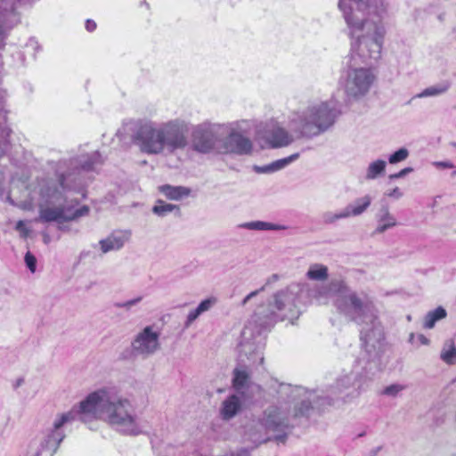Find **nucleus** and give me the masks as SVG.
<instances>
[{
  "mask_svg": "<svg viewBox=\"0 0 456 456\" xmlns=\"http://www.w3.org/2000/svg\"><path fill=\"white\" fill-rule=\"evenodd\" d=\"M100 419L118 433L136 436L141 433L135 409L130 400L110 389L89 394L69 411L59 414L52 428L30 442L26 456H53L65 437L63 428L76 419L86 422Z\"/></svg>",
  "mask_w": 456,
  "mask_h": 456,
  "instance_id": "1",
  "label": "nucleus"
},
{
  "mask_svg": "<svg viewBox=\"0 0 456 456\" xmlns=\"http://www.w3.org/2000/svg\"><path fill=\"white\" fill-rule=\"evenodd\" d=\"M103 163L99 151L81 154L69 160H61L57 164V181L46 182L40 189L41 202L39 203L38 222H69L89 214V208L82 206L75 209L64 198L66 191L77 186L81 171H94Z\"/></svg>",
  "mask_w": 456,
  "mask_h": 456,
  "instance_id": "2",
  "label": "nucleus"
},
{
  "mask_svg": "<svg viewBox=\"0 0 456 456\" xmlns=\"http://www.w3.org/2000/svg\"><path fill=\"white\" fill-rule=\"evenodd\" d=\"M338 8L348 27L354 56L363 61L381 57L385 34L381 19L387 12L386 0H339Z\"/></svg>",
  "mask_w": 456,
  "mask_h": 456,
  "instance_id": "3",
  "label": "nucleus"
},
{
  "mask_svg": "<svg viewBox=\"0 0 456 456\" xmlns=\"http://www.w3.org/2000/svg\"><path fill=\"white\" fill-rule=\"evenodd\" d=\"M348 304H340L345 316L361 326L362 346L374 361L379 358L384 347V330L379 321L378 310L372 299L367 297H358L352 295Z\"/></svg>",
  "mask_w": 456,
  "mask_h": 456,
  "instance_id": "4",
  "label": "nucleus"
},
{
  "mask_svg": "<svg viewBox=\"0 0 456 456\" xmlns=\"http://www.w3.org/2000/svg\"><path fill=\"white\" fill-rule=\"evenodd\" d=\"M302 291V283H291L275 293L273 301L267 305H261L256 309L252 316L253 324L260 330H266L279 321L292 322L297 319L300 312L297 301Z\"/></svg>",
  "mask_w": 456,
  "mask_h": 456,
  "instance_id": "5",
  "label": "nucleus"
},
{
  "mask_svg": "<svg viewBox=\"0 0 456 456\" xmlns=\"http://www.w3.org/2000/svg\"><path fill=\"white\" fill-rule=\"evenodd\" d=\"M338 115L335 106L330 102H314L294 112L289 119V126L301 137L310 139L331 127Z\"/></svg>",
  "mask_w": 456,
  "mask_h": 456,
  "instance_id": "6",
  "label": "nucleus"
},
{
  "mask_svg": "<svg viewBox=\"0 0 456 456\" xmlns=\"http://www.w3.org/2000/svg\"><path fill=\"white\" fill-rule=\"evenodd\" d=\"M284 388L289 390V398L294 402V407L290 412L295 423L301 418L309 419L315 411L322 413L335 405L334 398L318 395L316 391L308 390L303 387H291L289 385Z\"/></svg>",
  "mask_w": 456,
  "mask_h": 456,
  "instance_id": "7",
  "label": "nucleus"
},
{
  "mask_svg": "<svg viewBox=\"0 0 456 456\" xmlns=\"http://www.w3.org/2000/svg\"><path fill=\"white\" fill-rule=\"evenodd\" d=\"M354 55L352 44L351 67L346 72L343 89L349 99L360 100L370 92L376 80V75L370 68H359L357 66L361 63L371 64L373 61H377V60L363 61L359 56L354 57Z\"/></svg>",
  "mask_w": 456,
  "mask_h": 456,
  "instance_id": "8",
  "label": "nucleus"
},
{
  "mask_svg": "<svg viewBox=\"0 0 456 456\" xmlns=\"http://www.w3.org/2000/svg\"><path fill=\"white\" fill-rule=\"evenodd\" d=\"M126 126L133 131L132 141L142 153H165L160 124L151 120H131L126 123Z\"/></svg>",
  "mask_w": 456,
  "mask_h": 456,
  "instance_id": "9",
  "label": "nucleus"
},
{
  "mask_svg": "<svg viewBox=\"0 0 456 456\" xmlns=\"http://www.w3.org/2000/svg\"><path fill=\"white\" fill-rule=\"evenodd\" d=\"M226 133L227 126L224 124L203 122L192 128L191 147L200 154H219L220 137Z\"/></svg>",
  "mask_w": 456,
  "mask_h": 456,
  "instance_id": "10",
  "label": "nucleus"
},
{
  "mask_svg": "<svg viewBox=\"0 0 456 456\" xmlns=\"http://www.w3.org/2000/svg\"><path fill=\"white\" fill-rule=\"evenodd\" d=\"M304 289H306L308 297L320 305L327 304L332 297L336 296L335 305L338 310L344 315L345 312L341 309L340 304H348L350 296L355 295L358 297L368 296L363 292L357 293L351 290L341 280H332L330 283L316 284L313 287L303 284Z\"/></svg>",
  "mask_w": 456,
  "mask_h": 456,
  "instance_id": "11",
  "label": "nucleus"
},
{
  "mask_svg": "<svg viewBox=\"0 0 456 456\" xmlns=\"http://www.w3.org/2000/svg\"><path fill=\"white\" fill-rule=\"evenodd\" d=\"M365 369L366 367L360 370L358 366H355V370L339 376L335 383L329 387L324 395L325 397L334 398L335 404L339 401L346 403L357 397L369 379L367 373L362 371Z\"/></svg>",
  "mask_w": 456,
  "mask_h": 456,
  "instance_id": "12",
  "label": "nucleus"
},
{
  "mask_svg": "<svg viewBox=\"0 0 456 456\" xmlns=\"http://www.w3.org/2000/svg\"><path fill=\"white\" fill-rule=\"evenodd\" d=\"M165 153L174 154L185 149L188 144L189 124L183 119L175 118L160 123Z\"/></svg>",
  "mask_w": 456,
  "mask_h": 456,
  "instance_id": "13",
  "label": "nucleus"
},
{
  "mask_svg": "<svg viewBox=\"0 0 456 456\" xmlns=\"http://www.w3.org/2000/svg\"><path fill=\"white\" fill-rule=\"evenodd\" d=\"M159 347V333L155 331L152 326L143 328L131 343L133 354L142 358L154 354Z\"/></svg>",
  "mask_w": 456,
  "mask_h": 456,
  "instance_id": "14",
  "label": "nucleus"
},
{
  "mask_svg": "<svg viewBox=\"0 0 456 456\" xmlns=\"http://www.w3.org/2000/svg\"><path fill=\"white\" fill-rule=\"evenodd\" d=\"M263 424L273 431H283L294 427L290 410L287 404L271 405L264 412Z\"/></svg>",
  "mask_w": 456,
  "mask_h": 456,
  "instance_id": "15",
  "label": "nucleus"
},
{
  "mask_svg": "<svg viewBox=\"0 0 456 456\" xmlns=\"http://www.w3.org/2000/svg\"><path fill=\"white\" fill-rule=\"evenodd\" d=\"M252 151L251 141L234 130L220 137L219 154L247 155Z\"/></svg>",
  "mask_w": 456,
  "mask_h": 456,
  "instance_id": "16",
  "label": "nucleus"
},
{
  "mask_svg": "<svg viewBox=\"0 0 456 456\" xmlns=\"http://www.w3.org/2000/svg\"><path fill=\"white\" fill-rule=\"evenodd\" d=\"M252 330V323L244 328L242 340L240 343V350L241 354L247 355L248 358L253 362L259 359V363H263L264 356L262 349L264 347V338L258 334L254 338V341H251Z\"/></svg>",
  "mask_w": 456,
  "mask_h": 456,
  "instance_id": "17",
  "label": "nucleus"
},
{
  "mask_svg": "<svg viewBox=\"0 0 456 456\" xmlns=\"http://www.w3.org/2000/svg\"><path fill=\"white\" fill-rule=\"evenodd\" d=\"M130 231H115L107 238L101 240L99 245L103 254L110 251L119 250L130 240Z\"/></svg>",
  "mask_w": 456,
  "mask_h": 456,
  "instance_id": "18",
  "label": "nucleus"
},
{
  "mask_svg": "<svg viewBox=\"0 0 456 456\" xmlns=\"http://www.w3.org/2000/svg\"><path fill=\"white\" fill-rule=\"evenodd\" d=\"M375 218L377 226L374 230V233L376 234L384 233L386 231L398 225L395 216L390 213L389 208L387 205L381 206L376 213Z\"/></svg>",
  "mask_w": 456,
  "mask_h": 456,
  "instance_id": "19",
  "label": "nucleus"
},
{
  "mask_svg": "<svg viewBox=\"0 0 456 456\" xmlns=\"http://www.w3.org/2000/svg\"><path fill=\"white\" fill-rule=\"evenodd\" d=\"M242 402L237 395H231L222 403L219 413L224 420L233 419L241 410Z\"/></svg>",
  "mask_w": 456,
  "mask_h": 456,
  "instance_id": "20",
  "label": "nucleus"
},
{
  "mask_svg": "<svg viewBox=\"0 0 456 456\" xmlns=\"http://www.w3.org/2000/svg\"><path fill=\"white\" fill-rule=\"evenodd\" d=\"M266 141L271 148H281L289 145L293 138L284 128L276 126L267 133Z\"/></svg>",
  "mask_w": 456,
  "mask_h": 456,
  "instance_id": "21",
  "label": "nucleus"
},
{
  "mask_svg": "<svg viewBox=\"0 0 456 456\" xmlns=\"http://www.w3.org/2000/svg\"><path fill=\"white\" fill-rule=\"evenodd\" d=\"M299 157V153H294L287 158L277 159L268 165H265L262 167H255V170L259 174H268L279 171L283 169L288 165L297 159Z\"/></svg>",
  "mask_w": 456,
  "mask_h": 456,
  "instance_id": "22",
  "label": "nucleus"
},
{
  "mask_svg": "<svg viewBox=\"0 0 456 456\" xmlns=\"http://www.w3.org/2000/svg\"><path fill=\"white\" fill-rule=\"evenodd\" d=\"M371 197L364 195L357 198L354 202L348 204L346 208V213L348 214V218L351 216H359L363 214L371 204Z\"/></svg>",
  "mask_w": 456,
  "mask_h": 456,
  "instance_id": "23",
  "label": "nucleus"
},
{
  "mask_svg": "<svg viewBox=\"0 0 456 456\" xmlns=\"http://www.w3.org/2000/svg\"><path fill=\"white\" fill-rule=\"evenodd\" d=\"M159 191L172 200H180L191 194V189L188 187L169 184L160 186Z\"/></svg>",
  "mask_w": 456,
  "mask_h": 456,
  "instance_id": "24",
  "label": "nucleus"
},
{
  "mask_svg": "<svg viewBox=\"0 0 456 456\" xmlns=\"http://www.w3.org/2000/svg\"><path fill=\"white\" fill-rule=\"evenodd\" d=\"M152 212L159 217H165L171 213H174L175 216H181L180 207L175 204L167 203L164 200H159L154 207Z\"/></svg>",
  "mask_w": 456,
  "mask_h": 456,
  "instance_id": "25",
  "label": "nucleus"
},
{
  "mask_svg": "<svg viewBox=\"0 0 456 456\" xmlns=\"http://www.w3.org/2000/svg\"><path fill=\"white\" fill-rule=\"evenodd\" d=\"M250 384V376L246 368H235L233 370L232 385L237 391H241Z\"/></svg>",
  "mask_w": 456,
  "mask_h": 456,
  "instance_id": "26",
  "label": "nucleus"
},
{
  "mask_svg": "<svg viewBox=\"0 0 456 456\" xmlns=\"http://www.w3.org/2000/svg\"><path fill=\"white\" fill-rule=\"evenodd\" d=\"M305 276L311 281H324L329 277V269L324 265L313 264L309 266Z\"/></svg>",
  "mask_w": 456,
  "mask_h": 456,
  "instance_id": "27",
  "label": "nucleus"
},
{
  "mask_svg": "<svg viewBox=\"0 0 456 456\" xmlns=\"http://www.w3.org/2000/svg\"><path fill=\"white\" fill-rule=\"evenodd\" d=\"M446 316V310L443 306H438L426 314L423 327L425 329H433L438 321L444 319Z\"/></svg>",
  "mask_w": 456,
  "mask_h": 456,
  "instance_id": "28",
  "label": "nucleus"
},
{
  "mask_svg": "<svg viewBox=\"0 0 456 456\" xmlns=\"http://www.w3.org/2000/svg\"><path fill=\"white\" fill-rule=\"evenodd\" d=\"M450 83L447 81H444L440 84L431 86L427 87L419 94H416L414 98H426V97H434L441 95L446 93L450 88Z\"/></svg>",
  "mask_w": 456,
  "mask_h": 456,
  "instance_id": "29",
  "label": "nucleus"
},
{
  "mask_svg": "<svg viewBox=\"0 0 456 456\" xmlns=\"http://www.w3.org/2000/svg\"><path fill=\"white\" fill-rule=\"evenodd\" d=\"M440 358L449 365L456 364V346L452 339L444 343Z\"/></svg>",
  "mask_w": 456,
  "mask_h": 456,
  "instance_id": "30",
  "label": "nucleus"
},
{
  "mask_svg": "<svg viewBox=\"0 0 456 456\" xmlns=\"http://www.w3.org/2000/svg\"><path fill=\"white\" fill-rule=\"evenodd\" d=\"M386 161L382 159H377L370 163L366 169V180H374L383 175L386 170Z\"/></svg>",
  "mask_w": 456,
  "mask_h": 456,
  "instance_id": "31",
  "label": "nucleus"
},
{
  "mask_svg": "<svg viewBox=\"0 0 456 456\" xmlns=\"http://www.w3.org/2000/svg\"><path fill=\"white\" fill-rule=\"evenodd\" d=\"M240 227L248 229V230H255V231H269V230H280L281 227L277 224H273L271 223L264 222V221H253V222H248L240 224Z\"/></svg>",
  "mask_w": 456,
  "mask_h": 456,
  "instance_id": "32",
  "label": "nucleus"
},
{
  "mask_svg": "<svg viewBox=\"0 0 456 456\" xmlns=\"http://www.w3.org/2000/svg\"><path fill=\"white\" fill-rule=\"evenodd\" d=\"M346 218H348V214L346 213L345 208L338 213L326 212L322 216V219L325 224H334L338 220Z\"/></svg>",
  "mask_w": 456,
  "mask_h": 456,
  "instance_id": "33",
  "label": "nucleus"
},
{
  "mask_svg": "<svg viewBox=\"0 0 456 456\" xmlns=\"http://www.w3.org/2000/svg\"><path fill=\"white\" fill-rule=\"evenodd\" d=\"M408 156L409 151L406 148H401L389 156L388 161L390 164H396L405 160Z\"/></svg>",
  "mask_w": 456,
  "mask_h": 456,
  "instance_id": "34",
  "label": "nucleus"
},
{
  "mask_svg": "<svg viewBox=\"0 0 456 456\" xmlns=\"http://www.w3.org/2000/svg\"><path fill=\"white\" fill-rule=\"evenodd\" d=\"M217 303V299L215 297H211L202 300L199 305L196 307L200 314L209 311Z\"/></svg>",
  "mask_w": 456,
  "mask_h": 456,
  "instance_id": "35",
  "label": "nucleus"
},
{
  "mask_svg": "<svg viewBox=\"0 0 456 456\" xmlns=\"http://www.w3.org/2000/svg\"><path fill=\"white\" fill-rule=\"evenodd\" d=\"M404 389V387L399 384H393L387 387L383 394L389 396H396L401 391Z\"/></svg>",
  "mask_w": 456,
  "mask_h": 456,
  "instance_id": "36",
  "label": "nucleus"
},
{
  "mask_svg": "<svg viewBox=\"0 0 456 456\" xmlns=\"http://www.w3.org/2000/svg\"><path fill=\"white\" fill-rule=\"evenodd\" d=\"M142 300V297L139 296L137 297H134L133 299L127 300L126 302L117 303L115 305L117 307H118V308H123V309L128 311V310L131 309V307H133L134 305H137Z\"/></svg>",
  "mask_w": 456,
  "mask_h": 456,
  "instance_id": "37",
  "label": "nucleus"
},
{
  "mask_svg": "<svg viewBox=\"0 0 456 456\" xmlns=\"http://www.w3.org/2000/svg\"><path fill=\"white\" fill-rule=\"evenodd\" d=\"M24 260H25L26 265L29 269V271L31 273H35L36 268H37V259H36L35 256L32 253H30L29 251H28L25 254Z\"/></svg>",
  "mask_w": 456,
  "mask_h": 456,
  "instance_id": "38",
  "label": "nucleus"
},
{
  "mask_svg": "<svg viewBox=\"0 0 456 456\" xmlns=\"http://www.w3.org/2000/svg\"><path fill=\"white\" fill-rule=\"evenodd\" d=\"M7 29L4 23V14L0 13V48L4 45V40L6 38Z\"/></svg>",
  "mask_w": 456,
  "mask_h": 456,
  "instance_id": "39",
  "label": "nucleus"
},
{
  "mask_svg": "<svg viewBox=\"0 0 456 456\" xmlns=\"http://www.w3.org/2000/svg\"><path fill=\"white\" fill-rule=\"evenodd\" d=\"M201 315L197 308L189 312L186 321L184 322L185 328H189L191 323L198 319V317Z\"/></svg>",
  "mask_w": 456,
  "mask_h": 456,
  "instance_id": "40",
  "label": "nucleus"
},
{
  "mask_svg": "<svg viewBox=\"0 0 456 456\" xmlns=\"http://www.w3.org/2000/svg\"><path fill=\"white\" fill-rule=\"evenodd\" d=\"M15 229L20 232L23 238H27L29 234V229L26 226L25 222L22 220L17 222Z\"/></svg>",
  "mask_w": 456,
  "mask_h": 456,
  "instance_id": "41",
  "label": "nucleus"
},
{
  "mask_svg": "<svg viewBox=\"0 0 456 456\" xmlns=\"http://www.w3.org/2000/svg\"><path fill=\"white\" fill-rule=\"evenodd\" d=\"M412 171H413V169L411 167H405V168L402 169L401 171H399L398 173L390 175L389 179L395 180V179L402 178V177L405 176L406 175L411 173Z\"/></svg>",
  "mask_w": 456,
  "mask_h": 456,
  "instance_id": "42",
  "label": "nucleus"
},
{
  "mask_svg": "<svg viewBox=\"0 0 456 456\" xmlns=\"http://www.w3.org/2000/svg\"><path fill=\"white\" fill-rule=\"evenodd\" d=\"M265 290V286H262L259 289L254 290L247 295L241 302V305H246V304L253 297L258 295L259 292Z\"/></svg>",
  "mask_w": 456,
  "mask_h": 456,
  "instance_id": "43",
  "label": "nucleus"
},
{
  "mask_svg": "<svg viewBox=\"0 0 456 456\" xmlns=\"http://www.w3.org/2000/svg\"><path fill=\"white\" fill-rule=\"evenodd\" d=\"M386 195L390 198H394L395 200H398L403 197V192L398 187L394 188L393 190L387 191Z\"/></svg>",
  "mask_w": 456,
  "mask_h": 456,
  "instance_id": "44",
  "label": "nucleus"
},
{
  "mask_svg": "<svg viewBox=\"0 0 456 456\" xmlns=\"http://www.w3.org/2000/svg\"><path fill=\"white\" fill-rule=\"evenodd\" d=\"M434 166L438 168H452L454 167L450 161H436L434 162Z\"/></svg>",
  "mask_w": 456,
  "mask_h": 456,
  "instance_id": "45",
  "label": "nucleus"
},
{
  "mask_svg": "<svg viewBox=\"0 0 456 456\" xmlns=\"http://www.w3.org/2000/svg\"><path fill=\"white\" fill-rule=\"evenodd\" d=\"M5 98L6 93L0 92V110L1 111H4L6 114L8 111L4 109Z\"/></svg>",
  "mask_w": 456,
  "mask_h": 456,
  "instance_id": "46",
  "label": "nucleus"
},
{
  "mask_svg": "<svg viewBox=\"0 0 456 456\" xmlns=\"http://www.w3.org/2000/svg\"><path fill=\"white\" fill-rule=\"evenodd\" d=\"M417 340L420 345L428 346L430 344V340L423 334H418Z\"/></svg>",
  "mask_w": 456,
  "mask_h": 456,
  "instance_id": "47",
  "label": "nucleus"
},
{
  "mask_svg": "<svg viewBox=\"0 0 456 456\" xmlns=\"http://www.w3.org/2000/svg\"><path fill=\"white\" fill-rule=\"evenodd\" d=\"M86 28L89 32H92V31H94L96 28V23L94 20H87L86 22Z\"/></svg>",
  "mask_w": 456,
  "mask_h": 456,
  "instance_id": "48",
  "label": "nucleus"
},
{
  "mask_svg": "<svg viewBox=\"0 0 456 456\" xmlns=\"http://www.w3.org/2000/svg\"><path fill=\"white\" fill-rule=\"evenodd\" d=\"M278 279H279V276L277 274H273L271 277L268 278L266 283L264 285L265 288L266 286H268L270 283L277 281Z\"/></svg>",
  "mask_w": 456,
  "mask_h": 456,
  "instance_id": "49",
  "label": "nucleus"
},
{
  "mask_svg": "<svg viewBox=\"0 0 456 456\" xmlns=\"http://www.w3.org/2000/svg\"><path fill=\"white\" fill-rule=\"evenodd\" d=\"M415 339H417V335L413 332H411L410 335H409V339L408 341L411 343V344H414L415 343Z\"/></svg>",
  "mask_w": 456,
  "mask_h": 456,
  "instance_id": "50",
  "label": "nucleus"
},
{
  "mask_svg": "<svg viewBox=\"0 0 456 456\" xmlns=\"http://www.w3.org/2000/svg\"><path fill=\"white\" fill-rule=\"evenodd\" d=\"M233 456H249V453H248V452L247 450H240V452H238Z\"/></svg>",
  "mask_w": 456,
  "mask_h": 456,
  "instance_id": "51",
  "label": "nucleus"
},
{
  "mask_svg": "<svg viewBox=\"0 0 456 456\" xmlns=\"http://www.w3.org/2000/svg\"><path fill=\"white\" fill-rule=\"evenodd\" d=\"M275 440L278 441V442H281V443H285L286 441V436L285 435H282V436H277L275 437Z\"/></svg>",
  "mask_w": 456,
  "mask_h": 456,
  "instance_id": "52",
  "label": "nucleus"
},
{
  "mask_svg": "<svg viewBox=\"0 0 456 456\" xmlns=\"http://www.w3.org/2000/svg\"><path fill=\"white\" fill-rule=\"evenodd\" d=\"M23 383H24V379H23L22 378L18 379L16 380V382H15V387H20V386L21 384H23Z\"/></svg>",
  "mask_w": 456,
  "mask_h": 456,
  "instance_id": "53",
  "label": "nucleus"
},
{
  "mask_svg": "<svg viewBox=\"0 0 456 456\" xmlns=\"http://www.w3.org/2000/svg\"><path fill=\"white\" fill-rule=\"evenodd\" d=\"M380 451V447H378L374 450H372L370 452V456H377L378 452Z\"/></svg>",
  "mask_w": 456,
  "mask_h": 456,
  "instance_id": "54",
  "label": "nucleus"
},
{
  "mask_svg": "<svg viewBox=\"0 0 456 456\" xmlns=\"http://www.w3.org/2000/svg\"><path fill=\"white\" fill-rule=\"evenodd\" d=\"M4 153V149L2 145H0V157H2Z\"/></svg>",
  "mask_w": 456,
  "mask_h": 456,
  "instance_id": "55",
  "label": "nucleus"
}]
</instances>
